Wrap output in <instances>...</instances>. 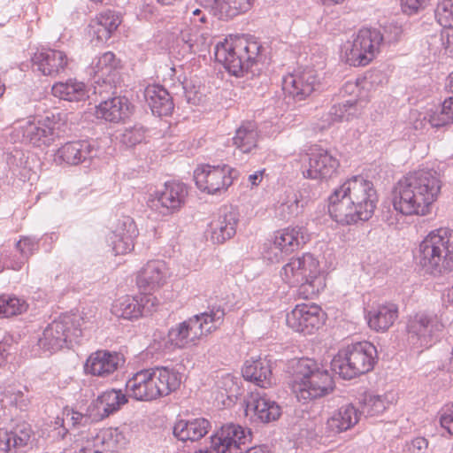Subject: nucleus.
Listing matches in <instances>:
<instances>
[{"label": "nucleus", "mask_w": 453, "mask_h": 453, "mask_svg": "<svg viewBox=\"0 0 453 453\" xmlns=\"http://www.w3.org/2000/svg\"><path fill=\"white\" fill-rule=\"evenodd\" d=\"M444 326L434 312L419 311L408 318L407 341L413 348H429L438 339Z\"/></svg>", "instance_id": "obj_9"}, {"label": "nucleus", "mask_w": 453, "mask_h": 453, "mask_svg": "<svg viewBox=\"0 0 453 453\" xmlns=\"http://www.w3.org/2000/svg\"><path fill=\"white\" fill-rule=\"evenodd\" d=\"M120 23V17L115 12L107 10L101 12L92 26L94 38L98 42H107Z\"/></svg>", "instance_id": "obj_42"}, {"label": "nucleus", "mask_w": 453, "mask_h": 453, "mask_svg": "<svg viewBox=\"0 0 453 453\" xmlns=\"http://www.w3.org/2000/svg\"><path fill=\"white\" fill-rule=\"evenodd\" d=\"M324 312L315 303H300L287 314L288 327L296 332L311 334L324 323Z\"/></svg>", "instance_id": "obj_17"}, {"label": "nucleus", "mask_w": 453, "mask_h": 453, "mask_svg": "<svg viewBox=\"0 0 453 453\" xmlns=\"http://www.w3.org/2000/svg\"><path fill=\"white\" fill-rule=\"evenodd\" d=\"M377 349L369 342L351 343L340 349L331 361V369L344 380L369 372L374 367Z\"/></svg>", "instance_id": "obj_6"}, {"label": "nucleus", "mask_w": 453, "mask_h": 453, "mask_svg": "<svg viewBox=\"0 0 453 453\" xmlns=\"http://www.w3.org/2000/svg\"><path fill=\"white\" fill-rule=\"evenodd\" d=\"M143 98L155 116H169L174 109L171 95L160 85L147 86L143 90Z\"/></svg>", "instance_id": "obj_36"}, {"label": "nucleus", "mask_w": 453, "mask_h": 453, "mask_svg": "<svg viewBox=\"0 0 453 453\" xmlns=\"http://www.w3.org/2000/svg\"><path fill=\"white\" fill-rule=\"evenodd\" d=\"M114 313L126 319H138L142 317V304L136 297L127 296L114 306Z\"/></svg>", "instance_id": "obj_49"}, {"label": "nucleus", "mask_w": 453, "mask_h": 453, "mask_svg": "<svg viewBox=\"0 0 453 453\" xmlns=\"http://www.w3.org/2000/svg\"><path fill=\"white\" fill-rule=\"evenodd\" d=\"M282 280L289 286L297 287V296L312 299L326 287L318 259L311 253L292 257L280 271Z\"/></svg>", "instance_id": "obj_4"}, {"label": "nucleus", "mask_w": 453, "mask_h": 453, "mask_svg": "<svg viewBox=\"0 0 453 453\" xmlns=\"http://www.w3.org/2000/svg\"><path fill=\"white\" fill-rule=\"evenodd\" d=\"M168 341L166 342L165 333L159 330H156L153 333L152 339L146 349V356L153 357L155 354L160 353L166 347Z\"/></svg>", "instance_id": "obj_54"}, {"label": "nucleus", "mask_w": 453, "mask_h": 453, "mask_svg": "<svg viewBox=\"0 0 453 453\" xmlns=\"http://www.w3.org/2000/svg\"><path fill=\"white\" fill-rule=\"evenodd\" d=\"M441 188V180L435 170L423 168L410 172L393 188V207L404 216L427 215Z\"/></svg>", "instance_id": "obj_2"}, {"label": "nucleus", "mask_w": 453, "mask_h": 453, "mask_svg": "<svg viewBox=\"0 0 453 453\" xmlns=\"http://www.w3.org/2000/svg\"><path fill=\"white\" fill-rule=\"evenodd\" d=\"M81 319L82 318L75 314H64L53 320L38 339L39 348L53 353L63 348H70L73 342H79L82 335Z\"/></svg>", "instance_id": "obj_7"}, {"label": "nucleus", "mask_w": 453, "mask_h": 453, "mask_svg": "<svg viewBox=\"0 0 453 453\" xmlns=\"http://www.w3.org/2000/svg\"><path fill=\"white\" fill-rule=\"evenodd\" d=\"M245 413L252 421L269 423L279 418L280 408L265 395L252 393L246 403Z\"/></svg>", "instance_id": "obj_30"}, {"label": "nucleus", "mask_w": 453, "mask_h": 453, "mask_svg": "<svg viewBox=\"0 0 453 453\" xmlns=\"http://www.w3.org/2000/svg\"><path fill=\"white\" fill-rule=\"evenodd\" d=\"M428 442L424 437H417L411 441L409 450L411 453H425L427 449Z\"/></svg>", "instance_id": "obj_63"}, {"label": "nucleus", "mask_w": 453, "mask_h": 453, "mask_svg": "<svg viewBox=\"0 0 453 453\" xmlns=\"http://www.w3.org/2000/svg\"><path fill=\"white\" fill-rule=\"evenodd\" d=\"M165 264L161 260L147 263L143 268V290L154 291L164 285L166 279Z\"/></svg>", "instance_id": "obj_44"}, {"label": "nucleus", "mask_w": 453, "mask_h": 453, "mask_svg": "<svg viewBox=\"0 0 453 453\" xmlns=\"http://www.w3.org/2000/svg\"><path fill=\"white\" fill-rule=\"evenodd\" d=\"M188 187L180 181H166L160 188L149 194L147 206L160 215L179 211L185 204Z\"/></svg>", "instance_id": "obj_11"}, {"label": "nucleus", "mask_w": 453, "mask_h": 453, "mask_svg": "<svg viewBox=\"0 0 453 453\" xmlns=\"http://www.w3.org/2000/svg\"><path fill=\"white\" fill-rule=\"evenodd\" d=\"M309 240L306 229L303 226L286 227L274 233L273 248L280 254H289L299 249ZM281 255L275 252L274 257H269L272 261H280Z\"/></svg>", "instance_id": "obj_27"}, {"label": "nucleus", "mask_w": 453, "mask_h": 453, "mask_svg": "<svg viewBox=\"0 0 453 453\" xmlns=\"http://www.w3.org/2000/svg\"><path fill=\"white\" fill-rule=\"evenodd\" d=\"M52 128H43L42 125L34 120H27L19 123L13 128L11 138L14 142L31 144L40 147L49 146L53 142Z\"/></svg>", "instance_id": "obj_26"}, {"label": "nucleus", "mask_w": 453, "mask_h": 453, "mask_svg": "<svg viewBox=\"0 0 453 453\" xmlns=\"http://www.w3.org/2000/svg\"><path fill=\"white\" fill-rule=\"evenodd\" d=\"M439 39L441 44V47L445 50H453V32L449 31H441L439 35H434V39Z\"/></svg>", "instance_id": "obj_62"}, {"label": "nucleus", "mask_w": 453, "mask_h": 453, "mask_svg": "<svg viewBox=\"0 0 453 453\" xmlns=\"http://www.w3.org/2000/svg\"><path fill=\"white\" fill-rule=\"evenodd\" d=\"M108 93L104 92L101 102L96 106V115L98 119L105 121L119 123L128 118L131 113L132 105L126 96H117V86L112 89L104 88Z\"/></svg>", "instance_id": "obj_22"}, {"label": "nucleus", "mask_w": 453, "mask_h": 453, "mask_svg": "<svg viewBox=\"0 0 453 453\" xmlns=\"http://www.w3.org/2000/svg\"><path fill=\"white\" fill-rule=\"evenodd\" d=\"M359 410L352 403L339 407L326 421V428L333 434H340L352 428L360 418Z\"/></svg>", "instance_id": "obj_38"}, {"label": "nucleus", "mask_w": 453, "mask_h": 453, "mask_svg": "<svg viewBox=\"0 0 453 453\" xmlns=\"http://www.w3.org/2000/svg\"><path fill=\"white\" fill-rule=\"evenodd\" d=\"M306 202L299 198L297 194L288 196L286 200L279 203L274 209V216L280 220H288L300 212V208L303 207Z\"/></svg>", "instance_id": "obj_46"}, {"label": "nucleus", "mask_w": 453, "mask_h": 453, "mask_svg": "<svg viewBox=\"0 0 453 453\" xmlns=\"http://www.w3.org/2000/svg\"><path fill=\"white\" fill-rule=\"evenodd\" d=\"M378 196L373 183L361 175L348 179L334 189L328 197V213L341 225H351L370 219L375 211Z\"/></svg>", "instance_id": "obj_1"}, {"label": "nucleus", "mask_w": 453, "mask_h": 453, "mask_svg": "<svg viewBox=\"0 0 453 453\" xmlns=\"http://www.w3.org/2000/svg\"><path fill=\"white\" fill-rule=\"evenodd\" d=\"M358 112L357 101L349 99L342 103L334 104L328 115L332 122L349 120Z\"/></svg>", "instance_id": "obj_48"}, {"label": "nucleus", "mask_w": 453, "mask_h": 453, "mask_svg": "<svg viewBox=\"0 0 453 453\" xmlns=\"http://www.w3.org/2000/svg\"><path fill=\"white\" fill-rule=\"evenodd\" d=\"M238 176L239 172L226 164L200 165L194 171L196 187L211 195L226 192Z\"/></svg>", "instance_id": "obj_10"}, {"label": "nucleus", "mask_w": 453, "mask_h": 453, "mask_svg": "<svg viewBox=\"0 0 453 453\" xmlns=\"http://www.w3.org/2000/svg\"><path fill=\"white\" fill-rule=\"evenodd\" d=\"M32 429L27 423H19L10 429L0 428V451L16 453L26 447L31 439Z\"/></svg>", "instance_id": "obj_33"}, {"label": "nucleus", "mask_w": 453, "mask_h": 453, "mask_svg": "<svg viewBox=\"0 0 453 453\" xmlns=\"http://www.w3.org/2000/svg\"><path fill=\"white\" fill-rule=\"evenodd\" d=\"M179 40L183 50L194 55L208 51L211 44V35L201 26H188L181 29Z\"/></svg>", "instance_id": "obj_35"}, {"label": "nucleus", "mask_w": 453, "mask_h": 453, "mask_svg": "<svg viewBox=\"0 0 453 453\" xmlns=\"http://www.w3.org/2000/svg\"><path fill=\"white\" fill-rule=\"evenodd\" d=\"M121 440L123 436L118 429L105 428L95 434H90L85 444L78 449H69L64 453H114L122 447Z\"/></svg>", "instance_id": "obj_25"}, {"label": "nucleus", "mask_w": 453, "mask_h": 453, "mask_svg": "<svg viewBox=\"0 0 453 453\" xmlns=\"http://www.w3.org/2000/svg\"><path fill=\"white\" fill-rule=\"evenodd\" d=\"M225 311L220 307L196 314L173 326L167 334L168 342L183 349L196 345L201 337L216 331L223 323Z\"/></svg>", "instance_id": "obj_5"}, {"label": "nucleus", "mask_w": 453, "mask_h": 453, "mask_svg": "<svg viewBox=\"0 0 453 453\" xmlns=\"http://www.w3.org/2000/svg\"><path fill=\"white\" fill-rule=\"evenodd\" d=\"M293 367L297 379H300V381L308 379V377L319 369L318 363L311 358L298 359Z\"/></svg>", "instance_id": "obj_53"}, {"label": "nucleus", "mask_w": 453, "mask_h": 453, "mask_svg": "<svg viewBox=\"0 0 453 453\" xmlns=\"http://www.w3.org/2000/svg\"><path fill=\"white\" fill-rule=\"evenodd\" d=\"M126 403H127V395L121 390H106L91 403L93 420L98 421L108 418Z\"/></svg>", "instance_id": "obj_34"}, {"label": "nucleus", "mask_w": 453, "mask_h": 453, "mask_svg": "<svg viewBox=\"0 0 453 453\" xmlns=\"http://www.w3.org/2000/svg\"><path fill=\"white\" fill-rule=\"evenodd\" d=\"M60 115L59 114H54L53 112H49L46 114L45 117H43L41 120H39L37 123L42 125L43 128H52V138L53 141L57 137L59 136V126H60Z\"/></svg>", "instance_id": "obj_57"}, {"label": "nucleus", "mask_w": 453, "mask_h": 453, "mask_svg": "<svg viewBox=\"0 0 453 453\" xmlns=\"http://www.w3.org/2000/svg\"><path fill=\"white\" fill-rule=\"evenodd\" d=\"M428 0H401V8L404 13L412 15L425 9Z\"/></svg>", "instance_id": "obj_60"}, {"label": "nucleus", "mask_w": 453, "mask_h": 453, "mask_svg": "<svg viewBox=\"0 0 453 453\" xmlns=\"http://www.w3.org/2000/svg\"><path fill=\"white\" fill-rule=\"evenodd\" d=\"M440 424L449 434L453 435V403L441 409Z\"/></svg>", "instance_id": "obj_59"}, {"label": "nucleus", "mask_w": 453, "mask_h": 453, "mask_svg": "<svg viewBox=\"0 0 453 453\" xmlns=\"http://www.w3.org/2000/svg\"><path fill=\"white\" fill-rule=\"evenodd\" d=\"M27 304L20 298L11 296H0V317H12L26 311Z\"/></svg>", "instance_id": "obj_50"}, {"label": "nucleus", "mask_w": 453, "mask_h": 453, "mask_svg": "<svg viewBox=\"0 0 453 453\" xmlns=\"http://www.w3.org/2000/svg\"><path fill=\"white\" fill-rule=\"evenodd\" d=\"M242 373L244 380L262 388H270L273 384L272 361L266 357L246 360Z\"/></svg>", "instance_id": "obj_32"}, {"label": "nucleus", "mask_w": 453, "mask_h": 453, "mask_svg": "<svg viewBox=\"0 0 453 453\" xmlns=\"http://www.w3.org/2000/svg\"><path fill=\"white\" fill-rule=\"evenodd\" d=\"M120 60L111 51H106L96 57L88 67V73L94 76L95 94L102 96L108 93L104 88H113L119 83Z\"/></svg>", "instance_id": "obj_13"}, {"label": "nucleus", "mask_w": 453, "mask_h": 453, "mask_svg": "<svg viewBox=\"0 0 453 453\" xmlns=\"http://www.w3.org/2000/svg\"><path fill=\"white\" fill-rule=\"evenodd\" d=\"M293 389L297 400L306 403L329 394L334 389V381L326 370L319 368L308 379L296 381Z\"/></svg>", "instance_id": "obj_21"}, {"label": "nucleus", "mask_w": 453, "mask_h": 453, "mask_svg": "<svg viewBox=\"0 0 453 453\" xmlns=\"http://www.w3.org/2000/svg\"><path fill=\"white\" fill-rule=\"evenodd\" d=\"M259 132L257 123L251 120L242 122L233 137V144L242 153H250L257 148Z\"/></svg>", "instance_id": "obj_41"}, {"label": "nucleus", "mask_w": 453, "mask_h": 453, "mask_svg": "<svg viewBox=\"0 0 453 453\" xmlns=\"http://www.w3.org/2000/svg\"><path fill=\"white\" fill-rule=\"evenodd\" d=\"M368 326L376 332H386L398 318V306L393 303H380L366 315Z\"/></svg>", "instance_id": "obj_37"}, {"label": "nucleus", "mask_w": 453, "mask_h": 453, "mask_svg": "<svg viewBox=\"0 0 453 453\" xmlns=\"http://www.w3.org/2000/svg\"><path fill=\"white\" fill-rule=\"evenodd\" d=\"M150 291L143 290V316H145V312L148 314H152L157 311V308L159 304L157 298L150 293Z\"/></svg>", "instance_id": "obj_61"}, {"label": "nucleus", "mask_w": 453, "mask_h": 453, "mask_svg": "<svg viewBox=\"0 0 453 453\" xmlns=\"http://www.w3.org/2000/svg\"><path fill=\"white\" fill-rule=\"evenodd\" d=\"M388 402L381 395L365 394L360 401V416L362 414L370 417L380 415L388 408Z\"/></svg>", "instance_id": "obj_47"}, {"label": "nucleus", "mask_w": 453, "mask_h": 453, "mask_svg": "<svg viewBox=\"0 0 453 453\" xmlns=\"http://www.w3.org/2000/svg\"><path fill=\"white\" fill-rule=\"evenodd\" d=\"M206 21V16L199 9H196L192 12L190 18V26H200L198 23H204Z\"/></svg>", "instance_id": "obj_64"}, {"label": "nucleus", "mask_w": 453, "mask_h": 453, "mask_svg": "<svg viewBox=\"0 0 453 453\" xmlns=\"http://www.w3.org/2000/svg\"><path fill=\"white\" fill-rule=\"evenodd\" d=\"M239 221L237 211L232 207H223L209 225L211 239L214 243H223L236 233Z\"/></svg>", "instance_id": "obj_29"}, {"label": "nucleus", "mask_w": 453, "mask_h": 453, "mask_svg": "<svg viewBox=\"0 0 453 453\" xmlns=\"http://www.w3.org/2000/svg\"><path fill=\"white\" fill-rule=\"evenodd\" d=\"M308 164H303L302 173L304 178L311 180H327L332 178L340 165L339 160L327 150L312 145L305 154Z\"/></svg>", "instance_id": "obj_15"}, {"label": "nucleus", "mask_w": 453, "mask_h": 453, "mask_svg": "<svg viewBox=\"0 0 453 453\" xmlns=\"http://www.w3.org/2000/svg\"><path fill=\"white\" fill-rule=\"evenodd\" d=\"M33 70L46 76H55L63 73L68 64L64 51L57 50H42L36 51L31 58Z\"/></svg>", "instance_id": "obj_28"}, {"label": "nucleus", "mask_w": 453, "mask_h": 453, "mask_svg": "<svg viewBox=\"0 0 453 453\" xmlns=\"http://www.w3.org/2000/svg\"><path fill=\"white\" fill-rule=\"evenodd\" d=\"M383 35L376 28L362 27L353 41L347 42L343 46L345 62L353 66L368 65L379 52Z\"/></svg>", "instance_id": "obj_8"}, {"label": "nucleus", "mask_w": 453, "mask_h": 453, "mask_svg": "<svg viewBox=\"0 0 453 453\" xmlns=\"http://www.w3.org/2000/svg\"><path fill=\"white\" fill-rule=\"evenodd\" d=\"M38 242L35 237L25 236L16 243V248L23 258H28L38 249Z\"/></svg>", "instance_id": "obj_55"}, {"label": "nucleus", "mask_w": 453, "mask_h": 453, "mask_svg": "<svg viewBox=\"0 0 453 453\" xmlns=\"http://www.w3.org/2000/svg\"><path fill=\"white\" fill-rule=\"evenodd\" d=\"M214 55L229 73L237 77L263 63L265 58L262 43L246 37L226 38L216 44Z\"/></svg>", "instance_id": "obj_3"}, {"label": "nucleus", "mask_w": 453, "mask_h": 453, "mask_svg": "<svg viewBox=\"0 0 453 453\" xmlns=\"http://www.w3.org/2000/svg\"><path fill=\"white\" fill-rule=\"evenodd\" d=\"M319 86L315 70L306 68L288 73L282 79V89L296 101L304 100Z\"/></svg>", "instance_id": "obj_18"}, {"label": "nucleus", "mask_w": 453, "mask_h": 453, "mask_svg": "<svg viewBox=\"0 0 453 453\" xmlns=\"http://www.w3.org/2000/svg\"><path fill=\"white\" fill-rule=\"evenodd\" d=\"M125 362L122 353L101 349L88 356L84 365V371L92 376L107 378L121 368Z\"/></svg>", "instance_id": "obj_23"}, {"label": "nucleus", "mask_w": 453, "mask_h": 453, "mask_svg": "<svg viewBox=\"0 0 453 453\" xmlns=\"http://www.w3.org/2000/svg\"><path fill=\"white\" fill-rule=\"evenodd\" d=\"M180 385V374L165 367L143 369V401L168 395Z\"/></svg>", "instance_id": "obj_12"}, {"label": "nucleus", "mask_w": 453, "mask_h": 453, "mask_svg": "<svg viewBox=\"0 0 453 453\" xmlns=\"http://www.w3.org/2000/svg\"><path fill=\"white\" fill-rule=\"evenodd\" d=\"M251 439V432L246 433L240 425L226 424L211 437V448L199 449L194 453H237L240 445H244Z\"/></svg>", "instance_id": "obj_16"}, {"label": "nucleus", "mask_w": 453, "mask_h": 453, "mask_svg": "<svg viewBox=\"0 0 453 453\" xmlns=\"http://www.w3.org/2000/svg\"><path fill=\"white\" fill-rule=\"evenodd\" d=\"M453 229L438 228L431 231L419 243L417 260L420 266L431 273L435 261L440 260V252H443L447 245L452 244Z\"/></svg>", "instance_id": "obj_14"}, {"label": "nucleus", "mask_w": 453, "mask_h": 453, "mask_svg": "<svg viewBox=\"0 0 453 453\" xmlns=\"http://www.w3.org/2000/svg\"><path fill=\"white\" fill-rule=\"evenodd\" d=\"M437 22L443 27H453V0H441L435 12Z\"/></svg>", "instance_id": "obj_52"}, {"label": "nucleus", "mask_w": 453, "mask_h": 453, "mask_svg": "<svg viewBox=\"0 0 453 453\" xmlns=\"http://www.w3.org/2000/svg\"><path fill=\"white\" fill-rule=\"evenodd\" d=\"M93 408L91 404L88 408L89 414H83L81 412L71 410L66 412V418H70L73 426H87L90 421L93 420V415L91 414Z\"/></svg>", "instance_id": "obj_56"}, {"label": "nucleus", "mask_w": 453, "mask_h": 453, "mask_svg": "<svg viewBox=\"0 0 453 453\" xmlns=\"http://www.w3.org/2000/svg\"><path fill=\"white\" fill-rule=\"evenodd\" d=\"M98 148L94 142L78 140L65 143L55 153L54 161L58 165H77L89 163L97 157Z\"/></svg>", "instance_id": "obj_24"}, {"label": "nucleus", "mask_w": 453, "mask_h": 453, "mask_svg": "<svg viewBox=\"0 0 453 453\" xmlns=\"http://www.w3.org/2000/svg\"><path fill=\"white\" fill-rule=\"evenodd\" d=\"M142 374V371H138L134 376L129 379L126 383V388L127 396L135 399L136 401H142V394L140 392L141 382L137 381V377Z\"/></svg>", "instance_id": "obj_58"}, {"label": "nucleus", "mask_w": 453, "mask_h": 453, "mask_svg": "<svg viewBox=\"0 0 453 453\" xmlns=\"http://www.w3.org/2000/svg\"><path fill=\"white\" fill-rule=\"evenodd\" d=\"M211 428L208 419L198 418L192 420H180L173 426V435L180 441H198L203 438Z\"/></svg>", "instance_id": "obj_40"}, {"label": "nucleus", "mask_w": 453, "mask_h": 453, "mask_svg": "<svg viewBox=\"0 0 453 453\" xmlns=\"http://www.w3.org/2000/svg\"><path fill=\"white\" fill-rule=\"evenodd\" d=\"M293 389L297 400L306 403L329 394L334 389V381L326 370L319 368L308 379L296 381Z\"/></svg>", "instance_id": "obj_20"}, {"label": "nucleus", "mask_w": 453, "mask_h": 453, "mask_svg": "<svg viewBox=\"0 0 453 453\" xmlns=\"http://www.w3.org/2000/svg\"><path fill=\"white\" fill-rule=\"evenodd\" d=\"M134 234L135 225L133 219L123 217L118 220L116 228L108 234L107 242L116 256L126 254L134 249Z\"/></svg>", "instance_id": "obj_31"}, {"label": "nucleus", "mask_w": 453, "mask_h": 453, "mask_svg": "<svg viewBox=\"0 0 453 453\" xmlns=\"http://www.w3.org/2000/svg\"><path fill=\"white\" fill-rule=\"evenodd\" d=\"M439 258V261H435L430 274L436 276L453 271V242L450 246L445 247L443 252H440Z\"/></svg>", "instance_id": "obj_51"}, {"label": "nucleus", "mask_w": 453, "mask_h": 453, "mask_svg": "<svg viewBox=\"0 0 453 453\" xmlns=\"http://www.w3.org/2000/svg\"><path fill=\"white\" fill-rule=\"evenodd\" d=\"M428 122L433 127H442L453 124V97L445 99L441 104L427 113Z\"/></svg>", "instance_id": "obj_45"}, {"label": "nucleus", "mask_w": 453, "mask_h": 453, "mask_svg": "<svg viewBox=\"0 0 453 453\" xmlns=\"http://www.w3.org/2000/svg\"><path fill=\"white\" fill-rule=\"evenodd\" d=\"M219 19H229L251 9L254 0H200Z\"/></svg>", "instance_id": "obj_39"}, {"label": "nucleus", "mask_w": 453, "mask_h": 453, "mask_svg": "<svg viewBox=\"0 0 453 453\" xmlns=\"http://www.w3.org/2000/svg\"><path fill=\"white\" fill-rule=\"evenodd\" d=\"M293 389L297 400L306 403L329 394L334 389V381L326 370L319 368L308 379L296 381Z\"/></svg>", "instance_id": "obj_19"}, {"label": "nucleus", "mask_w": 453, "mask_h": 453, "mask_svg": "<svg viewBox=\"0 0 453 453\" xmlns=\"http://www.w3.org/2000/svg\"><path fill=\"white\" fill-rule=\"evenodd\" d=\"M52 95L62 100L79 102L88 98V91L83 82L76 80H68L52 86Z\"/></svg>", "instance_id": "obj_43"}]
</instances>
